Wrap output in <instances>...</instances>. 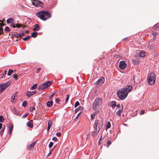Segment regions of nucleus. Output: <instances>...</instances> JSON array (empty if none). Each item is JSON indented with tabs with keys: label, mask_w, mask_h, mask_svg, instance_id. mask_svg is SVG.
I'll return each mask as SVG.
<instances>
[{
	"label": "nucleus",
	"mask_w": 159,
	"mask_h": 159,
	"mask_svg": "<svg viewBox=\"0 0 159 159\" xmlns=\"http://www.w3.org/2000/svg\"><path fill=\"white\" fill-rule=\"evenodd\" d=\"M36 15L41 19L43 20H46L51 16V15L49 12L43 11L37 13Z\"/></svg>",
	"instance_id": "nucleus-1"
},
{
	"label": "nucleus",
	"mask_w": 159,
	"mask_h": 159,
	"mask_svg": "<svg viewBox=\"0 0 159 159\" xmlns=\"http://www.w3.org/2000/svg\"><path fill=\"white\" fill-rule=\"evenodd\" d=\"M117 94L118 97L121 100L124 99L128 95L127 92L125 89H122L117 91Z\"/></svg>",
	"instance_id": "nucleus-2"
},
{
	"label": "nucleus",
	"mask_w": 159,
	"mask_h": 159,
	"mask_svg": "<svg viewBox=\"0 0 159 159\" xmlns=\"http://www.w3.org/2000/svg\"><path fill=\"white\" fill-rule=\"evenodd\" d=\"M148 84L150 85L153 84L155 82L156 80V75L152 72L148 76Z\"/></svg>",
	"instance_id": "nucleus-3"
},
{
	"label": "nucleus",
	"mask_w": 159,
	"mask_h": 159,
	"mask_svg": "<svg viewBox=\"0 0 159 159\" xmlns=\"http://www.w3.org/2000/svg\"><path fill=\"white\" fill-rule=\"evenodd\" d=\"M102 103V100L101 98H96L93 103V108L96 110L100 107Z\"/></svg>",
	"instance_id": "nucleus-4"
},
{
	"label": "nucleus",
	"mask_w": 159,
	"mask_h": 159,
	"mask_svg": "<svg viewBox=\"0 0 159 159\" xmlns=\"http://www.w3.org/2000/svg\"><path fill=\"white\" fill-rule=\"evenodd\" d=\"M51 81H48L47 82L40 84L39 86V90H44L46 89L49 86L52 84Z\"/></svg>",
	"instance_id": "nucleus-5"
},
{
	"label": "nucleus",
	"mask_w": 159,
	"mask_h": 159,
	"mask_svg": "<svg viewBox=\"0 0 159 159\" xmlns=\"http://www.w3.org/2000/svg\"><path fill=\"white\" fill-rule=\"evenodd\" d=\"M11 84V82L9 81L0 85V93L4 91Z\"/></svg>",
	"instance_id": "nucleus-6"
},
{
	"label": "nucleus",
	"mask_w": 159,
	"mask_h": 159,
	"mask_svg": "<svg viewBox=\"0 0 159 159\" xmlns=\"http://www.w3.org/2000/svg\"><path fill=\"white\" fill-rule=\"evenodd\" d=\"M127 66V65L125 61H122L120 62L119 67L121 70L125 69Z\"/></svg>",
	"instance_id": "nucleus-7"
},
{
	"label": "nucleus",
	"mask_w": 159,
	"mask_h": 159,
	"mask_svg": "<svg viewBox=\"0 0 159 159\" xmlns=\"http://www.w3.org/2000/svg\"><path fill=\"white\" fill-rule=\"evenodd\" d=\"M104 80V78L101 77L95 83V84L97 86H100L103 83Z\"/></svg>",
	"instance_id": "nucleus-8"
},
{
	"label": "nucleus",
	"mask_w": 159,
	"mask_h": 159,
	"mask_svg": "<svg viewBox=\"0 0 159 159\" xmlns=\"http://www.w3.org/2000/svg\"><path fill=\"white\" fill-rule=\"evenodd\" d=\"M32 3L36 7H42L43 5V3L39 1H35L34 2H32Z\"/></svg>",
	"instance_id": "nucleus-9"
},
{
	"label": "nucleus",
	"mask_w": 159,
	"mask_h": 159,
	"mask_svg": "<svg viewBox=\"0 0 159 159\" xmlns=\"http://www.w3.org/2000/svg\"><path fill=\"white\" fill-rule=\"evenodd\" d=\"M132 88V87L131 85H126L124 88H122V89H125L126 91L127 92V93H128L130 91Z\"/></svg>",
	"instance_id": "nucleus-10"
},
{
	"label": "nucleus",
	"mask_w": 159,
	"mask_h": 159,
	"mask_svg": "<svg viewBox=\"0 0 159 159\" xmlns=\"http://www.w3.org/2000/svg\"><path fill=\"white\" fill-rule=\"evenodd\" d=\"M36 141H34L31 143L29 147H27V148L30 150H32V149L33 148L34 145L36 144Z\"/></svg>",
	"instance_id": "nucleus-11"
},
{
	"label": "nucleus",
	"mask_w": 159,
	"mask_h": 159,
	"mask_svg": "<svg viewBox=\"0 0 159 159\" xmlns=\"http://www.w3.org/2000/svg\"><path fill=\"white\" fill-rule=\"evenodd\" d=\"M123 106L122 105H121V107L120 108L119 110L116 112V114L118 115L119 116H121V114L122 112L123 111Z\"/></svg>",
	"instance_id": "nucleus-12"
},
{
	"label": "nucleus",
	"mask_w": 159,
	"mask_h": 159,
	"mask_svg": "<svg viewBox=\"0 0 159 159\" xmlns=\"http://www.w3.org/2000/svg\"><path fill=\"white\" fill-rule=\"evenodd\" d=\"M33 120H32L28 122L27 123V126L30 128H32L33 127Z\"/></svg>",
	"instance_id": "nucleus-13"
},
{
	"label": "nucleus",
	"mask_w": 159,
	"mask_h": 159,
	"mask_svg": "<svg viewBox=\"0 0 159 159\" xmlns=\"http://www.w3.org/2000/svg\"><path fill=\"white\" fill-rule=\"evenodd\" d=\"M39 30V26L38 24H36L35 25V28H34L33 30L34 31H38Z\"/></svg>",
	"instance_id": "nucleus-14"
},
{
	"label": "nucleus",
	"mask_w": 159,
	"mask_h": 159,
	"mask_svg": "<svg viewBox=\"0 0 159 159\" xmlns=\"http://www.w3.org/2000/svg\"><path fill=\"white\" fill-rule=\"evenodd\" d=\"M98 120H96L95 121L94 123V124L93 128L95 129H97V128L98 125Z\"/></svg>",
	"instance_id": "nucleus-15"
},
{
	"label": "nucleus",
	"mask_w": 159,
	"mask_h": 159,
	"mask_svg": "<svg viewBox=\"0 0 159 159\" xmlns=\"http://www.w3.org/2000/svg\"><path fill=\"white\" fill-rule=\"evenodd\" d=\"M53 104V102L52 101L48 102L47 103V105L48 107H50L52 106Z\"/></svg>",
	"instance_id": "nucleus-16"
},
{
	"label": "nucleus",
	"mask_w": 159,
	"mask_h": 159,
	"mask_svg": "<svg viewBox=\"0 0 159 159\" xmlns=\"http://www.w3.org/2000/svg\"><path fill=\"white\" fill-rule=\"evenodd\" d=\"M110 104L112 107H114L116 106V102L114 101L111 102Z\"/></svg>",
	"instance_id": "nucleus-17"
},
{
	"label": "nucleus",
	"mask_w": 159,
	"mask_h": 159,
	"mask_svg": "<svg viewBox=\"0 0 159 159\" xmlns=\"http://www.w3.org/2000/svg\"><path fill=\"white\" fill-rule=\"evenodd\" d=\"M14 20L12 18H10L8 19L7 20V24L11 23H13Z\"/></svg>",
	"instance_id": "nucleus-18"
},
{
	"label": "nucleus",
	"mask_w": 159,
	"mask_h": 159,
	"mask_svg": "<svg viewBox=\"0 0 159 159\" xmlns=\"http://www.w3.org/2000/svg\"><path fill=\"white\" fill-rule=\"evenodd\" d=\"M52 125V122L51 121H49L48 123V126L47 128V130L48 131L50 129Z\"/></svg>",
	"instance_id": "nucleus-19"
},
{
	"label": "nucleus",
	"mask_w": 159,
	"mask_h": 159,
	"mask_svg": "<svg viewBox=\"0 0 159 159\" xmlns=\"http://www.w3.org/2000/svg\"><path fill=\"white\" fill-rule=\"evenodd\" d=\"M132 62L134 64H138L139 63V60L138 59H133L132 60Z\"/></svg>",
	"instance_id": "nucleus-20"
},
{
	"label": "nucleus",
	"mask_w": 159,
	"mask_h": 159,
	"mask_svg": "<svg viewBox=\"0 0 159 159\" xmlns=\"http://www.w3.org/2000/svg\"><path fill=\"white\" fill-rule=\"evenodd\" d=\"M38 33L36 32H34L32 33L31 36L34 38H36L37 37Z\"/></svg>",
	"instance_id": "nucleus-21"
},
{
	"label": "nucleus",
	"mask_w": 159,
	"mask_h": 159,
	"mask_svg": "<svg viewBox=\"0 0 159 159\" xmlns=\"http://www.w3.org/2000/svg\"><path fill=\"white\" fill-rule=\"evenodd\" d=\"M146 55V53L144 52H141L139 53V56L141 57H144Z\"/></svg>",
	"instance_id": "nucleus-22"
},
{
	"label": "nucleus",
	"mask_w": 159,
	"mask_h": 159,
	"mask_svg": "<svg viewBox=\"0 0 159 159\" xmlns=\"http://www.w3.org/2000/svg\"><path fill=\"white\" fill-rule=\"evenodd\" d=\"M26 95L28 97H30L32 95L31 91H28L26 93Z\"/></svg>",
	"instance_id": "nucleus-23"
},
{
	"label": "nucleus",
	"mask_w": 159,
	"mask_h": 159,
	"mask_svg": "<svg viewBox=\"0 0 159 159\" xmlns=\"http://www.w3.org/2000/svg\"><path fill=\"white\" fill-rule=\"evenodd\" d=\"M97 113L98 111H97L91 114V117L92 120H93L94 119L95 116L97 114Z\"/></svg>",
	"instance_id": "nucleus-24"
},
{
	"label": "nucleus",
	"mask_w": 159,
	"mask_h": 159,
	"mask_svg": "<svg viewBox=\"0 0 159 159\" xmlns=\"http://www.w3.org/2000/svg\"><path fill=\"white\" fill-rule=\"evenodd\" d=\"M97 129L96 130V129H95V131H93L92 134V136L93 137L95 136L96 134L98 133H98H97Z\"/></svg>",
	"instance_id": "nucleus-25"
},
{
	"label": "nucleus",
	"mask_w": 159,
	"mask_h": 159,
	"mask_svg": "<svg viewBox=\"0 0 159 159\" xmlns=\"http://www.w3.org/2000/svg\"><path fill=\"white\" fill-rule=\"evenodd\" d=\"M13 71V70H9L7 73V75L8 76L11 75Z\"/></svg>",
	"instance_id": "nucleus-26"
},
{
	"label": "nucleus",
	"mask_w": 159,
	"mask_h": 159,
	"mask_svg": "<svg viewBox=\"0 0 159 159\" xmlns=\"http://www.w3.org/2000/svg\"><path fill=\"white\" fill-rule=\"evenodd\" d=\"M31 38V36H29L23 38V39L24 41H27Z\"/></svg>",
	"instance_id": "nucleus-27"
},
{
	"label": "nucleus",
	"mask_w": 159,
	"mask_h": 159,
	"mask_svg": "<svg viewBox=\"0 0 159 159\" xmlns=\"http://www.w3.org/2000/svg\"><path fill=\"white\" fill-rule=\"evenodd\" d=\"M4 119L3 116H0V122H3L4 121Z\"/></svg>",
	"instance_id": "nucleus-28"
},
{
	"label": "nucleus",
	"mask_w": 159,
	"mask_h": 159,
	"mask_svg": "<svg viewBox=\"0 0 159 159\" xmlns=\"http://www.w3.org/2000/svg\"><path fill=\"white\" fill-rule=\"evenodd\" d=\"M15 114L17 116H20L21 115L17 109L15 110Z\"/></svg>",
	"instance_id": "nucleus-29"
},
{
	"label": "nucleus",
	"mask_w": 159,
	"mask_h": 159,
	"mask_svg": "<svg viewBox=\"0 0 159 159\" xmlns=\"http://www.w3.org/2000/svg\"><path fill=\"white\" fill-rule=\"evenodd\" d=\"M20 34H19L17 33H15L14 34V36L15 37H16L17 38H18L19 37V38H20Z\"/></svg>",
	"instance_id": "nucleus-30"
},
{
	"label": "nucleus",
	"mask_w": 159,
	"mask_h": 159,
	"mask_svg": "<svg viewBox=\"0 0 159 159\" xmlns=\"http://www.w3.org/2000/svg\"><path fill=\"white\" fill-rule=\"evenodd\" d=\"M37 87V84H34L31 88V90H34Z\"/></svg>",
	"instance_id": "nucleus-31"
},
{
	"label": "nucleus",
	"mask_w": 159,
	"mask_h": 159,
	"mask_svg": "<svg viewBox=\"0 0 159 159\" xmlns=\"http://www.w3.org/2000/svg\"><path fill=\"white\" fill-rule=\"evenodd\" d=\"M12 76H13V78L16 80H18V76L16 74L13 75Z\"/></svg>",
	"instance_id": "nucleus-32"
},
{
	"label": "nucleus",
	"mask_w": 159,
	"mask_h": 159,
	"mask_svg": "<svg viewBox=\"0 0 159 159\" xmlns=\"http://www.w3.org/2000/svg\"><path fill=\"white\" fill-rule=\"evenodd\" d=\"M111 127V124L109 122H107L106 125V129H109Z\"/></svg>",
	"instance_id": "nucleus-33"
},
{
	"label": "nucleus",
	"mask_w": 159,
	"mask_h": 159,
	"mask_svg": "<svg viewBox=\"0 0 159 159\" xmlns=\"http://www.w3.org/2000/svg\"><path fill=\"white\" fill-rule=\"evenodd\" d=\"M155 45H154V47H153V46H151V45H148V48L149 49H153V48H155Z\"/></svg>",
	"instance_id": "nucleus-34"
},
{
	"label": "nucleus",
	"mask_w": 159,
	"mask_h": 159,
	"mask_svg": "<svg viewBox=\"0 0 159 159\" xmlns=\"http://www.w3.org/2000/svg\"><path fill=\"white\" fill-rule=\"evenodd\" d=\"M66 96H67V97L66 98V100H65V103H66L68 102V101L69 99V97H70V95L68 94Z\"/></svg>",
	"instance_id": "nucleus-35"
},
{
	"label": "nucleus",
	"mask_w": 159,
	"mask_h": 159,
	"mask_svg": "<svg viewBox=\"0 0 159 159\" xmlns=\"http://www.w3.org/2000/svg\"><path fill=\"white\" fill-rule=\"evenodd\" d=\"M13 128V126L11 125V126L9 127V132L10 133V134L11 133V131L12 130Z\"/></svg>",
	"instance_id": "nucleus-36"
},
{
	"label": "nucleus",
	"mask_w": 159,
	"mask_h": 159,
	"mask_svg": "<svg viewBox=\"0 0 159 159\" xmlns=\"http://www.w3.org/2000/svg\"><path fill=\"white\" fill-rule=\"evenodd\" d=\"M80 105V103L78 101H77L75 103V107H76Z\"/></svg>",
	"instance_id": "nucleus-37"
},
{
	"label": "nucleus",
	"mask_w": 159,
	"mask_h": 159,
	"mask_svg": "<svg viewBox=\"0 0 159 159\" xmlns=\"http://www.w3.org/2000/svg\"><path fill=\"white\" fill-rule=\"evenodd\" d=\"M5 127H3L2 130L0 131L1 132L0 133H1V135H2L3 134V133L4 132V131L5 130Z\"/></svg>",
	"instance_id": "nucleus-38"
},
{
	"label": "nucleus",
	"mask_w": 159,
	"mask_h": 159,
	"mask_svg": "<svg viewBox=\"0 0 159 159\" xmlns=\"http://www.w3.org/2000/svg\"><path fill=\"white\" fill-rule=\"evenodd\" d=\"M159 27V25L158 24H156L154 25L153 28L155 29H157Z\"/></svg>",
	"instance_id": "nucleus-39"
},
{
	"label": "nucleus",
	"mask_w": 159,
	"mask_h": 159,
	"mask_svg": "<svg viewBox=\"0 0 159 159\" xmlns=\"http://www.w3.org/2000/svg\"><path fill=\"white\" fill-rule=\"evenodd\" d=\"M27 104V102L26 101H25L23 102L22 105L23 107H25L26 106Z\"/></svg>",
	"instance_id": "nucleus-40"
},
{
	"label": "nucleus",
	"mask_w": 159,
	"mask_h": 159,
	"mask_svg": "<svg viewBox=\"0 0 159 159\" xmlns=\"http://www.w3.org/2000/svg\"><path fill=\"white\" fill-rule=\"evenodd\" d=\"M5 30L6 32H8L10 31V29L8 26H7L5 29Z\"/></svg>",
	"instance_id": "nucleus-41"
},
{
	"label": "nucleus",
	"mask_w": 159,
	"mask_h": 159,
	"mask_svg": "<svg viewBox=\"0 0 159 159\" xmlns=\"http://www.w3.org/2000/svg\"><path fill=\"white\" fill-rule=\"evenodd\" d=\"M16 27H18V28H20V27L22 26V25L20 24H16V25H15Z\"/></svg>",
	"instance_id": "nucleus-42"
},
{
	"label": "nucleus",
	"mask_w": 159,
	"mask_h": 159,
	"mask_svg": "<svg viewBox=\"0 0 159 159\" xmlns=\"http://www.w3.org/2000/svg\"><path fill=\"white\" fill-rule=\"evenodd\" d=\"M111 143L110 141H108L107 142V147H109V146L111 144Z\"/></svg>",
	"instance_id": "nucleus-43"
},
{
	"label": "nucleus",
	"mask_w": 159,
	"mask_h": 159,
	"mask_svg": "<svg viewBox=\"0 0 159 159\" xmlns=\"http://www.w3.org/2000/svg\"><path fill=\"white\" fill-rule=\"evenodd\" d=\"M60 101V100L58 98H56L55 100V102L58 104L60 103H59Z\"/></svg>",
	"instance_id": "nucleus-44"
},
{
	"label": "nucleus",
	"mask_w": 159,
	"mask_h": 159,
	"mask_svg": "<svg viewBox=\"0 0 159 159\" xmlns=\"http://www.w3.org/2000/svg\"><path fill=\"white\" fill-rule=\"evenodd\" d=\"M53 143L52 142H51L50 143L49 145V147L50 148H51L52 147L53 145Z\"/></svg>",
	"instance_id": "nucleus-45"
},
{
	"label": "nucleus",
	"mask_w": 159,
	"mask_h": 159,
	"mask_svg": "<svg viewBox=\"0 0 159 159\" xmlns=\"http://www.w3.org/2000/svg\"><path fill=\"white\" fill-rule=\"evenodd\" d=\"M15 100V98L13 97L12 96V97L11 98V102H14Z\"/></svg>",
	"instance_id": "nucleus-46"
},
{
	"label": "nucleus",
	"mask_w": 159,
	"mask_h": 159,
	"mask_svg": "<svg viewBox=\"0 0 159 159\" xmlns=\"http://www.w3.org/2000/svg\"><path fill=\"white\" fill-rule=\"evenodd\" d=\"M52 149L51 150V151L47 155V157H48L49 156H51V155L52 154Z\"/></svg>",
	"instance_id": "nucleus-47"
},
{
	"label": "nucleus",
	"mask_w": 159,
	"mask_h": 159,
	"mask_svg": "<svg viewBox=\"0 0 159 159\" xmlns=\"http://www.w3.org/2000/svg\"><path fill=\"white\" fill-rule=\"evenodd\" d=\"M34 107H31L30 108V110L31 112H32L34 109Z\"/></svg>",
	"instance_id": "nucleus-48"
},
{
	"label": "nucleus",
	"mask_w": 159,
	"mask_h": 159,
	"mask_svg": "<svg viewBox=\"0 0 159 159\" xmlns=\"http://www.w3.org/2000/svg\"><path fill=\"white\" fill-rule=\"evenodd\" d=\"M11 25H10V26H11V27H13V28H15L16 27V26H15V25H14V24H13V23H11Z\"/></svg>",
	"instance_id": "nucleus-49"
},
{
	"label": "nucleus",
	"mask_w": 159,
	"mask_h": 159,
	"mask_svg": "<svg viewBox=\"0 0 159 159\" xmlns=\"http://www.w3.org/2000/svg\"><path fill=\"white\" fill-rule=\"evenodd\" d=\"M41 70V68H39L37 70L36 73H38L39 72V71Z\"/></svg>",
	"instance_id": "nucleus-50"
},
{
	"label": "nucleus",
	"mask_w": 159,
	"mask_h": 159,
	"mask_svg": "<svg viewBox=\"0 0 159 159\" xmlns=\"http://www.w3.org/2000/svg\"><path fill=\"white\" fill-rule=\"evenodd\" d=\"M145 113V111L143 110H142L140 112V115H142L144 114Z\"/></svg>",
	"instance_id": "nucleus-51"
},
{
	"label": "nucleus",
	"mask_w": 159,
	"mask_h": 159,
	"mask_svg": "<svg viewBox=\"0 0 159 159\" xmlns=\"http://www.w3.org/2000/svg\"><path fill=\"white\" fill-rule=\"evenodd\" d=\"M12 96L13 97H14V98H15V97H17V93H13Z\"/></svg>",
	"instance_id": "nucleus-52"
},
{
	"label": "nucleus",
	"mask_w": 159,
	"mask_h": 159,
	"mask_svg": "<svg viewBox=\"0 0 159 159\" xmlns=\"http://www.w3.org/2000/svg\"><path fill=\"white\" fill-rule=\"evenodd\" d=\"M56 134L57 136L59 137L61 135V133L60 132H57Z\"/></svg>",
	"instance_id": "nucleus-53"
},
{
	"label": "nucleus",
	"mask_w": 159,
	"mask_h": 159,
	"mask_svg": "<svg viewBox=\"0 0 159 159\" xmlns=\"http://www.w3.org/2000/svg\"><path fill=\"white\" fill-rule=\"evenodd\" d=\"M31 92L32 93V95H33L34 94H36L37 93V91H31Z\"/></svg>",
	"instance_id": "nucleus-54"
},
{
	"label": "nucleus",
	"mask_w": 159,
	"mask_h": 159,
	"mask_svg": "<svg viewBox=\"0 0 159 159\" xmlns=\"http://www.w3.org/2000/svg\"><path fill=\"white\" fill-rule=\"evenodd\" d=\"M28 114H29V113H27L26 114H25L22 117L23 118H25L28 115Z\"/></svg>",
	"instance_id": "nucleus-55"
},
{
	"label": "nucleus",
	"mask_w": 159,
	"mask_h": 159,
	"mask_svg": "<svg viewBox=\"0 0 159 159\" xmlns=\"http://www.w3.org/2000/svg\"><path fill=\"white\" fill-rule=\"evenodd\" d=\"M103 125V123L102 122V124L100 125V124L99 125V126H98V128H99V130H100V129H101L102 127V125Z\"/></svg>",
	"instance_id": "nucleus-56"
},
{
	"label": "nucleus",
	"mask_w": 159,
	"mask_h": 159,
	"mask_svg": "<svg viewBox=\"0 0 159 159\" xmlns=\"http://www.w3.org/2000/svg\"><path fill=\"white\" fill-rule=\"evenodd\" d=\"M52 140L54 141H56L57 140V139L56 137H54L52 138Z\"/></svg>",
	"instance_id": "nucleus-57"
},
{
	"label": "nucleus",
	"mask_w": 159,
	"mask_h": 159,
	"mask_svg": "<svg viewBox=\"0 0 159 159\" xmlns=\"http://www.w3.org/2000/svg\"><path fill=\"white\" fill-rule=\"evenodd\" d=\"M54 95H55L54 93H52L50 97V98H51L53 97V96Z\"/></svg>",
	"instance_id": "nucleus-58"
},
{
	"label": "nucleus",
	"mask_w": 159,
	"mask_h": 159,
	"mask_svg": "<svg viewBox=\"0 0 159 159\" xmlns=\"http://www.w3.org/2000/svg\"><path fill=\"white\" fill-rule=\"evenodd\" d=\"M25 34L24 33H23L22 34H20V38H21Z\"/></svg>",
	"instance_id": "nucleus-59"
},
{
	"label": "nucleus",
	"mask_w": 159,
	"mask_h": 159,
	"mask_svg": "<svg viewBox=\"0 0 159 159\" xmlns=\"http://www.w3.org/2000/svg\"><path fill=\"white\" fill-rule=\"evenodd\" d=\"M7 71L6 70H5L4 71V72L3 73V75H6L7 74Z\"/></svg>",
	"instance_id": "nucleus-60"
},
{
	"label": "nucleus",
	"mask_w": 159,
	"mask_h": 159,
	"mask_svg": "<svg viewBox=\"0 0 159 159\" xmlns=\"http://www.w3.org/2000/svg\"><path fill=\"white\" fill-rule=\"evenodd\" d=\"M78 108V110H82L83 108L81 106H80Z\"/></svg>",
	"instance_id": "nucleus-61"
},
{
	"label": "nucleus",
	"mask_w": 159,
	"mask_h": 159,
	"mask_svg": "<svg viewBox=\"0 0 159 159\" xmlns=\"http://www.w3.org/2000/svg\"><path fill=\"white\" fill-rule=\"evenodd\" d=\"M152 34L153 35H154V36H155L157 34V32H155L153 33Z\"/></svg>",
	"instance_id": "nucleus-62"
},
{
	"label": "nucleus",
	"mask_w": 159,
	"mask_h": 159,
	"mask_svg": "<svg viewBox=\"0 0 159 159\" xmlns=\"http://www.w3.org/2000/svg\"><path fill=\"white\" fill-rule=\"evenodd\" d=\"M78 108H76L75 110V113H76L78 111Z\"/></svg>",
	"instance_id": "nucleus-63"
},
{
	"label": "nucleus",
	"mask_w": 159,
	"mask_h": 159,
	"mask_svg": "<svg viewBox=\"0 0 159 159\" xmlns=\"http://www.w3.org/2000/svg\"><path fill=\"white\" fill-rule=\"evenodd\" d=\"M116 106H117V107L118 108H120V105L119 104L116 105Z\"/></svg>",
	"instance_id": "nucleus-64"
}]
</instances>
